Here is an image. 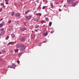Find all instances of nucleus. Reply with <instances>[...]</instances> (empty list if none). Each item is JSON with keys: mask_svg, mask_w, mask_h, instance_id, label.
<instances>
[{"mask_svg": "<svg viewBox=\"0 0 79 79\" xmlns=\"http://www.w3.org/2000/svg\"><path fill=\"white\" fill-rule=\"evenodd\" d=\"M32 16V15H29V16H26V19L27 20H30V19H31Z\"/></svg>", "mask_w": 79, "mask_h": 79, "instance_id": "f257e3e1", "label": "nucleus"}, {"mask_svg": "<svg viewBox=\"0 0 79 79\" xmlns=\"http://www.w3.org/2000/svg\"><path fill=\"white\" fill-rule=\"evenodd\" d=\"M67 2L69 3V4H71L73 3L74 2V0H67Z\"/></svg>", "mask_w": 79, "mask_h": 79, "instance_id": "f03ea898", "label": "nucleus"}, {"mask_svg": "<svg viewBox=\"0 0 79 79\" xmlns=\"http://www.w3.org/2000/svg\"><path fill=\"white\" fill-rule=\"evenodd\" d=\"M25 46L23 45L22 46L21 48L20 49V50L21 51H23L25 49Z\"/></svg>", "mask_w": 79, "mask_h": 79, "instance_id": "7ed1b4c3", "label": "nucleus"}, {"mask_svg": "<svg viewBox=\"0 0 79 79\" xmlns=\"http://www.w3.org/2000/svg\"><path fill=\"white\" fill-rule=\"evenodd\" d=\"M77 4H78V2H76L73 3L72 4V6H74V7L76 6V5H77Z\"/></svg>", "mask_w": 79, "mask_h": 79, "instance_id": "20e7f679", "label": "nucleus"}, {"mask_svg": "<svg viewBox=\"0 0 79 79\" xmlns=\"http://www.w3.org/2000/svg\"><path fill=\"white\" fill-rule=\"evenodd\" d=\"M20 39L22 42H23V41H25V37H23L21 38Z\"/></svg>", "mask_w": 79, "mask_h": 79, "instance_id": "39448f33", "label": "nucleus"}, {"mask_svg": "<svg viewBox=\"0 0 79 79\" xmlns=\"http://www.w3.org/2000/svg\"><path fill=\"white\" fill-rule=\"evenodd\" d=\"M48 35V32H46V33H43V36H47Z\"/></svg>", "mask_w": 79, "mask_h": 79, "instance_id": "423d86ee", "label": "nucleus"}, {"mask_svg": "<svg viewBox=\"0 0 79 79\" xmlns=\"http://www.w3.org/2000/svg\"><path fill=\"white\" fill-rule=\"evenodd\" d=\"M20 14L18 13L15 14V16L16 17H19V16H20Z\"/></svg>", "mask_w": 79, "mask_h": 79, "instance_id": "0eeeda50", "label": "nucleus"}, {"mask_svg": "<svg viewBox=\"0 0 79 79\" xmlns=\"http://www.w3.org/2000/svg\"><path fill=\"white\" fill-rule=\"evenodd\" d=\"M26 29H27L26 28H23L21 29L20 30L22 31H25V30H26Z\"/></svg>", "mask_w": 79, "mask_h": 79, "instance_id": "6e6552de", "label": "nucleus"}, {"mask_svg": "<svg viewBox=\"0 0 79 79\" xmlns=\"http://www.w3.org/2000/svg\"><path fill=\"white\" fill-rule=\"evenodd\" d=\"M11 36L12 38H15V35L14 34H11Z\"/></svg>", "mask_w": 79, "mask_h": 79, "instance_id": "1a4fd4ad", "label": "nucleus"}, {"mask_svg": "<svg viewBox=\"0 0 79 79\" xmlns=\"http://www.w3.org/2000/svg\"><path fill=\"white\" fill-rule=\"evenodd\" d=\"M9 0H5L6 4L7 5H8V1Z\"/></svg>", "mask_w": 79, "mask_h": 79, "instance_id": "9d476101", "label": "nucleus"}, {"mask_svg": "<svg viewBox=\"0 0 79 79\" xmlns=\"http://www.w3.org/2000/svg\"><path fill=\"white\" fill-rule=\"evenodd\" d=\"M30 12V10H28L26 12H25V15H27V13H29V12Z\"/></svg>", "mask_w": 79, "mask_h": 79, "instance_id": "9b49d317", "label": "nucleus"}, {"mask_svg": "<svg viewBox=\"0 0 79 79\" xmlns=\"http://www.w3.org/2000/svg\"><path fill=\"white\" fill-rule=\"evenodd\" d=\"M21 47V46H20V45L17 44L16 45V47L17 48H19Z\"/></svg>", "mask_w": 79, "mask_h": 79, "instance_id": "f8f14e48", "label": "nucleus"}, {"mask_svg": "<svg viewBox=\"0 0 79 79\" xmlns=\"http://www.w3.org/2000/svg\"><path fill=\"white\" fill-rule=\"evenodd\" d=\"M50 4H51L50 6H51V8H53V3H50Z\"/></svg>", "mask_w": 79, "mask_h": 79, "instance_id": "ddd939ff", "label": "nucleus"}, {"mask_svg": "<svg viewBox=\"0 0 79 79\" xmlns=\"http://www.w3.org/2000/svg\"><path fill=\"white\" fill-rule=\"evenodd\" d=\"M36 15H38V16H41L42 14L40 13H38V14H36Z\"/></svg>", "mask_w": 79, "mask_h": 79, "instance_id": "4468645a", "label": "nucleus"}, {"mask_svg": "<svg viewBox=\"0 0 79 79\" xmlns=\"http://www.w3.org/2000/svg\"><path fill=\"white\" fill-rule=\"evenodd\" d=\"M4 25V24L3 23H1L0 24V27H3V26Z\"/></svg>", "mask_w": 79, "mask_h": 79, "instance_id": "2eb2a0df", "label": "nucleus"}, {"mask_svg": "<svg viewBox=\"0 0 79 79\" xmlns=\"http://www.w3.org/2000/svg\"><path fill=\"white\" fill-rule=\"evenodd\" d=\"M34 21H36V22L37 21H38V19H34Z\"/></svg>", "mask_w": 79, "mask_h": 79, "instance_id": "dca6fc26", "label": "nucleus"}, {"mask_svg": "<svg viewBox=\"0 0 79 79\" xmlns=\"http://www.w3.org/2000/svg\"><path fill=\"white\" fill-rule=\"evenodd\" d=\"M52 22H50L49 24V25L50 27L52 25Z\"/></svg>", "mask_w": 79, "mask_h": 79, "instance_id": "f3484780", "label": "nucleus"}, {"mask_svg": "<svg viewBox=\"0 0 79 79\" xmlns=\"http://www.w3.org/2000/svg\"><path fill=\"white\" fill-rule=\"evenodd\" d=\"M15 12H12L11 14L12 16H14V15H15Z\"/></svg>", "mask_w": 79, "mask_h": 79, "instance_id": "a211bd4d", "label": "nucleus"}, {"mask_svg": "<svg viewBox=\"0 0 79 79\" xmlns=\"http://www.w3.org/2000/svg\"><path fill=\"white\" fill-rule=\"evenodd\" d=\"M12 67H16V66L15 64H12Z\"/></svg>", "mask_w": 79, "mask_h": 79, "instance_id": "6ab92c4d", "label": "nucleus"}, {"mask_svg": "<svg viewBox=\"0 0 79 79\" xmlns=\"http://www.w3.org/2000/svg\"><path fill=\"white\" fill-rule=\"evenodd\" d=\"M15 52H18L19 50L18 49H15L14 50Z\"/></svg>", "mask_w": 79, "mask_h": 79, "instance_id": "aec40b11", "label": "nucleus"}, {"mask_svg": "<svg viewBox=\"0 0 79 79\" xmlns=\"http://www.w3.org/2000/svg\"><path fill=\"white\" fill-rule=\"evenodd\" d=\"M3 30H4V29L3 28H2L0 30V31H1V32H2V31H3Z\"/></svg>", "mask_w": 79, "mask_h": 79, "instance_id": "412c9836", "label": "nucleus"}, {"mask_svg": "<svg viewBox=\"0 0 79 79\" xmlns=\"http://www.w3.org/2000/svg\"><path fill=\"white\" fill-rule=\"evenodd\" d=\"M8 68H14L13 67H11V66H10V65H9L8 66Z\"/></svg>", "mask_w": 79, "mask_h": 79, "instance_id": "4be33fe9", "label": "nucleus"}, {"mask_svg": "<svg viewBox=\"0 0 79 79\" xmlns=\"http://www.w3.org/2000/svg\"><path fill=\"white\" fill-rule=\"evenodd\" d=\"M46 8V6H44L43 7V9L44 10V9H45Z\"/></svg>", "mask_w": 79, "mask_h": 79, "instance_id": "5701e85b", "label": "nucleus"}, {"mask_svg": "<svg viewBox=\"0 0 79 79\" xmlns=\"http://www.w3.org/2000/svg\"><path fill=\"white\" fill-rule=\"evenodd\" d=\"M39 27V25H37L35 26V28H38Z\"/></svg>", "mask_w": 79, "mask_h": 79, "instance_id": "b1692460", "label": "nucleus"}, {"mask_svg": "<svg viewBox=\"0 0 79 79\" xmlns=\"http://www.w3.org/2000/svg\"><path fill=\"white\" fill-rule=\"evenodd\" d=\"M45 19H46V21H48V18L46 17Z\"/></svg>", "mask_w": 79, "mask_h": 79, "instance_id": "393cba45", "label": "nucleus"}, {"mask_svg": "<svg viewBox=\"0 0 79 79\" xmlns=\"http://www.w3.org/2000/svg\"><path fill=\"white\" fill-rule=\"evenodd\" d=\"M10 37L9 36H7L6 38V40H8V39H9V38Z\"/></svg>", "mask_w": 79, "mask_h": 79, "instance_id": "a878e982", "label": "nucleus"}, {"mask_svg": "<svg viewBox=\"0 0 79 79\" xmlns=\"http://www.w3.org/2000/svg\"><path fill=\"white\" fill-rule=\"evenodd\" d=\"M8 23H9V24H10V23H11V20H9L8 21Z\"/></svg>", "mask_w": 79, "mask_h": 79, "instance_id": "bb28decb", "label": "nucleus"}, {"mask_svg": "<svg viewBox=\"0 0 79 79\" xmlns=\"http://www.w3.org/2000/svg\"><path fill=\"white\" fill-rule=\"evenodd\" d=\"M44 23V21H42L41 22V24H43V23Z\"/></svg>", "mask_w": 79, "mask_h": 79, "instance_id": "cd10ccee", "label": "nucleus"}, {"mask_svg": "<svg viewBox=\"0 0 79 79\" xmlns=\"http://www.w3.org/2000/svg\"><path fill=\"white\" fill-rule=\"evenodd\" d=\"M43 1L44 2H47V0H43Z\"/></svg>", "mask_w": 79, "mask_h": 79, "instance_id": "c85d7f7f", "label": "nucleus"}, {"mask_svg": "<svg viewBox=\"0 0 79 79\" xmlns=\"http://www.w3.org/2000/svg\"><path fill=\"white\" fill-rule=\"evenodd\" d=\"M4 5V3H1V6H2V5Z\"/></svg>", "mask_w": 79, "mask_h": 79, "instance_id": "c756f323", "label": "nucleus"}, {"mask_svg": "<svg viewBox=\"0 0 79 79\" xmlns=\"http://www.w3.org/2000/svg\"><path fill=\"white\" fill-rule=\"evenodd\" d=\"M54 32V31H51L50 33H53Z\"/></svg>", "mask_w": 79, "mask_h": 79, "instance_id": "7c9ffc66", "label": "nucleus"}, {"mask_svg": "<svg viewBox=\"0 0 79 79\" xmlns=\"http://www.w3.org/2000/svg\"><path fill=\"white\" fill-rule=\"evenodd\" d=\"M11 44V42H10V43H9V44H8L7 45H10V44Z\"/></svg>", "mask_w": 79, "mask_h": 79, "instance_id": "2f4dec72", "label": "nucleus"}, {"mask_svg": "<svg viewBox=\"0 0 79 79\" xmlns=\"http://www.w3.org/2000/svg\"><path fill=\"white\" fill-rule=\"evenodd\" d=\"M46 42H47V41H44L43 42V43H46Z\"/></svg>", "mask_w": 79, "mask_h": 79, "instance_id": "473e14b6", "label": "nucleus"}, {"mask_svg": "<svg viewBox=\"0 0 79 79\" xmlns=\"http://www.w3.org/2000/svg\"><path fill=\"white\" fill-rule=\"evenodd\" d=\"M17 63L18 64H19V60L17 61Z\"/></svg>", "mask_w": 79, "mask_h": 79, "instance_id": "72a5a7b5", "label": "nucleus"}, {"mask_svg": "<svg viewBox=\"0 0 79 79\" xmlns=\"http://www.w3.org/2000/svg\"><path fill=\"white\" fill-rule=\"evenodd\" d=\"M2 60H3V59L0 58V61H2Z\"/></svg>", "mask_w": 79, "mask_h": 79, "instance_id": "f704fd0d", "label": "nucleus"}, {"mask_svg": "<svg viewBox=\"0 0 79 79\" xmlns=\"http://www.w3.org/2000/svg\"><path fill=\"white\" fill-rule=\"evenodd\" d=\"M2 10V9H0V12H1Z\"/></svg>", "mask_w": 79, "mask_h": 79, "instance_id": "c9c22d12", "label": "nucleus"}, {"mask_svg": "<svg viewBox=\"0 0 79 79\" xmlns=\"http://www.w3.org/2000/svg\"><path fill=\"white\" fill-rule=\"evenodd\" d=\"M3 19H1L0 20V21H2L3 20Z\"/></svg>", "mask_w": 79, "mask_h": 79, "instance_id": "e433bc0d", "label": "nucleus"}, {"mask_svg": "<svg viewBox=\"0 0 79 79\" xmlns=\"http://www.w3.org/2000/svg\"><path fill=\"white\" fill-rule=\"evenodd\" d=\"M59 11H61V10L60 9L59 10Z\"/></svg>", "mask_w": 79, "mask_h": 79, "instance_id": "4c0bfd02", "label": "nucleus"}, {"mask_svg": "<svg viewBox=\"0 0 79 79\" xmlns=\"http://www.w3.org/2000/svg\"><path fill=\"white\" fill-rule=\"evenodd\" d=\"M3 7H4V8H5L6 6L4 5V4L3 5Z\"/></svg>", "mask_w": 79, "mask_h": 79, "instance_id": "58836bf2", "label": "nucleus"}, {"mask_svg": "<svg viewBox=\"0 0 79 79\" xmlns=\"http://www.w3.org/2000/svg\"><path fill=\"white\" fill-rule=\"evenodd\" d=\"M10 52L13 53V51H10Z\"/></svg>", "mask_w": 79, "mask_h": 79, "instance_id": "ea45409f", "label": "nucleus"}, {"mask_svg": "<svg viewBox=\"0 0 79 79\" xmlns=\"http://www.w3.org/2000/svg\"><path fill=\"white\" fill-rule=\"evenodd\" d=\"M56 4H59V3L56 2Z\"/></svg>", "mask_w": 79, "mask_h": 79, "instance_id": "a19ab883", "label": "nucleus"}, {"mask_svg": "<svg viewBox=\"0 0 79 79\" xmlns=\"http://www.w3.org/2000/svg\"><path fill=\"white\" fill-rule=\"evenodd\" d=\"M24 0H21V2H23V1H24Z\"/></svg>", "mask_w": 79, "mask_h": 79, "instance_id": "79ce46f5", "label": "nucleus"}, {"mask_svg": "<svg viewBox=\"0 0 79 79\" xmlns=\"http://www.w3.org/2000/svg\"><path fill=\"white\" fill-rule=\"evenodd\" d=\"M35 31H36V32H38V31L37 30H35Z\"/></svg>", "mask_w": 79, "mask_h": 79, "instance_id": "37998d69", "label": "nucleus"}, {"mask_svg": "<svg viewBox=\"0 0 79 79\" xmlns=\"http://www.w3.org/2000/svg\"><path fill=\"white\" fill-rule=\"evenodd\" d=\"M2 52H5V51L3 50H2Z\"/></svg>", "mask_w": 79, "mask_h": 79, "instance_id": "c03bdc74", "label": "nucleus"}, {"mask_svg": "<svg viewBox=\"0 0 79 79\" xmlns=\"http://www.w3.org/2000/svg\"><path fill=\"white\" fill-rule=\"evenodd\" d=\"M2 54V53L1 52H0V54Z\"/></svg>", "mask_w": 79, "mask_h": 79, "instance_id": "a18cd8bd", "label": "nucleus"}, {"mask_svg": "<svg viewBox=\"0 0 79 79\" xmlns=\"http://www.w3.org/2000/svg\"><path fill=\"white\" fill-rule=\"evenodd\" d=\"M24 24H26V23H24Z\"/></svg>", "mask_w": 79, "mask_h": 79, "instance_id": "49530a36", "label": "nucleus"}, {"mask_svg": "<svg viewBox=\"0 0 79 79\" xmlns=\"http://www.w3.org/2000/svg\"><path fill=\"white\" fill-rule=\"evenodd\" d=\"M57 5V6H58V5H59V4H58V5Z\"/></svg>", "mask_w": 79, "mask_h": 79, "instance_id": "de8ad7c7", "label": "nucleus"}, {"mask_svg": "<svg viewBox=\"0 0 79 79\" xmlns=\"http://www.w3.org/2000/svg\"><path fill=\"white\" fill-rule=\"evenodd\" d=\"M56 1H57V0H56Z\"/></svg>", "mask_w": 79, "mask_h": 79, "instance_id": "09e8293b", "label": "nucleus"}]
</instances>
